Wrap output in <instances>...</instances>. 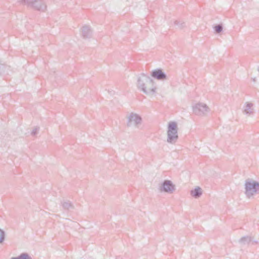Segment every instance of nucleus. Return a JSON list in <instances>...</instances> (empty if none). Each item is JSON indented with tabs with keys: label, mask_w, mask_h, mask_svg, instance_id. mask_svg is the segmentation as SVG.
Segmentation results:
<instances>
[{
	"label": "nucleus",
	"mask_w": 259,
	"mask_h": 259,
	"mask_svg": "<svg viewBox=\"0 0 259 259\" xmlns=\"http://www.w3.org/2000/svg\"><path fill=\"white\" fill-rule=\"evenodd\" d=\"M175 190V186L169 180H164L159 188L160 192L172 193Z\"/></svg>",
	"instance_id": "0eeeda50"
},
{
	"label": "nucleus",
	"mask_w": 259,
	"mask_h": 259,
	"mask_svg": "<svg viewBox=\"0 0 259 259\" xmlns=\"http://www.w3.org/2000/svg\"><path fill=\"white\" fill-rule=\"evenodd\" d=\"M193 109H194V106H192Z\"/></svg>",
	"instance_id": "4be33fe9"
},
{
	"label": "nucleus",
	"mask_w": 259,
	"mask_h": 259,
	"mask_svg": "<svg viewBox=\"0 0 259 259\" xmlns=\"http://www.w3.org/2000/svg\"><path fill=\"white\" fill-rule=\"evenodd\" d=\"M62 205L63 208L69 210L70 209H73V206L72 204L69 201H64L62 203Z\"/></svg>",
	"instance_id": "ddd939ff"
},
{
	"label": "nucleus",
	"mask_w": 259,
	"mask_h": 259,
	"mask_svg": "<svg viewBox=\"0 0 259 259\" xmlns=\"http://www.w3.org/2000/svg\"><path fill=\"white\" fill-rule=\"evenodd\" d=\"M202 194L201 188L198 186L195 187V199L198 198Z\"/></svg>",
	"instance_id": "4468645a"
},
{
	"label": "nucleus",
	"mask_w": 259,
	"mask_h": 259,
	"mask_svg": "<svg viewBox=\"0 0 259 259\" xmlns=\"http://www.w3.org/2000/svg\"><path fill=\"white\" fill-rule=\"evenodd\" d=\"M5 238V232L4 231L0 229V243H2Z\"/></svg>",
	"instance_id": "f3484780"
},
{
	"label": "nucleus",
	"mask_w": 259,
	"mask_h": 259,
	"mask_svg": "<svg viewBox=\"0 0 259 259\" xmlns=\"http://www.w3.org/2000/svg\"><path fill=\"white\" fill-rule=\"evenodd\" d=\"M142 118L137 113L131 112L127 117L126 125L127 127L138 128L141 124Z\"/></svg>",
	"instance_id": "39448f33"
},
{
	"label": "nucleus",
	"mask_w": 259,
	"mask_h": 259,
	"mask_svg": "<svg viewBox=\"0 0 259 259\" xmlns=\"http://www.w3.org/2000/svg\"><path fill=\"white\" fill-rule=\"evenodd\" d=\"M167 142L170 144H175L178 139L177 123L175 121H170L168 124Z\"/></svg>",
	"instance_id": "f03ea898"
},
{
	"label": "nucleus",
	"mask_w": 259,
	"mask_h": 259,
	"mask_svg": "<svg viewBox=\"0 0 259 259\" xmlns=\"http://www.w3.org/2000/svg\"><path fill=\"white\" fill-rule=\"evenodd\" d=\"M38 131H39V127H35L32 130V131L31 132V135L32 136H35L38 133Z\"/></svg>",
	"instance_id": "6ab92c4d"
},
{
	"label": "nucleus",
	"mask_w": 259,
	"mask_h": 259,
	"mask_svg": "<svg viewBox=\"0 0 259 259\" xmlns=\"http://www.w3.org/2000/svg\"><path fill=\"white\" fill-rule=\"evenodd\" d=\"M253 104L251 102H246L244 103L243 108V114L247 115H251L253 113L254 109L253 108Z\"/></svg>",
	"instance_id": "1a4fd4ad"
},
{
	"label": "nucleus",
	"mask_w": 259,
	"mask_h": 259,
	"mask_svg": "<svg viewBox=\"0 0 259 259\" xmlns=\"http://www.w3.org/2000/svg\"><path fill=\"white\" fill-rule=\"evenodd\" d=\"M7 67L2 64H0V74L2 73H5L6 72V69Z\"/></svg>",
	"instance_id": "a211bd4d"
},
{
	"label": "nucleus",
	"mask_w": 259,
	"mask_h": 259,
	"mask_svg": "<svg viewBox=\"0 0 259 259\" xmlns=\"http://www.w3.org/2000/svg\"><path fill=\"white\" fill-rule=\"evenodd\" d=\"M137 87L140 91L148 96L153 95L156 93V87L153 79L144 73L138 76Z\"/></svg>",
	"instance_id": "f257e3e1"
},
{
	"label": "nucleus",
	"mask_w": 259,
	"mask_h": 259,
	"mask_svg": "<svg viewBox=\"0 0 259 259\" xmlns=\"http://www.w3.org/2000/svg\"><path fill=\"white\" fill-rule=\"evenodd\" d=\"M252 80L253 82H255L256 81V78L255 77H254V78H252Z\"/></svg>",
	"instance_id": "412c9836"
},
{
	"label": "nucleus",
	"mask_w": 259,
	"mask_h": 259,
	"mask_svg": "<svg viewBox=\"0 0 259 259\" xmlns=\"http://www.w3.org/2000/svg\"><path fill=\"white\" fill-rule=\"evenodd\" d=\"M10 259H32L31 256L27 253H22L17 257H12Z\"/></svg>",
	"instance_id": "f8f14e48"
},
{
	"label": "nucleus",
	"mask_w": 259,
	"mask_h": 259,
	"mask_svg": "<svg viewBox=\"0 0 259 259\" xmlns=\"http://www.w3.org/2000/svg\"><path fill=\"white\" fill-rule=\"evenodd\" d=\"M174 25L179 29H183L185 26V23L178 20H175L174 21Z\"/></svg>",
	"instance_id": "2eb2a0df"
},
{
	"label": "nucleus",
	"mask_w": 259,
	"mask_h": 259,
	"mask_svg": "<svg viewBox=\"0 0 259 259\" xmlns=\"http://www.w3.org/2000/svg\"><path fill=\"white\" fill-rule=\"evenodd\" d=\"M191 195L192 197H194V190H192L191 191Z\"/></svg>",
	"instance_id": "aec40b11"
},
{
	"label": "nucleus",
	"mask_w": 259,
	"mask_h": 259,
	"mask_svg": "<svg viewBox=\"0 0 259 259\" xmlns=\"http://www.w3.org/2000/svg\"><path fill=\"white\" fill-rule=\"evenodd\" d=\"M151 75L152 77L159 80L167 79L166 74L161 69H156L152 71Z\"/></svg>",
	"instance_id": "6e6552de"
},
{
	"label": "nucleus",
	"mask_w": 259,
	"mask_h": 259,
	"mask_svg": "<svg viewBox=\"0 0 259 259\" xmlns=\"http://www.w3.org/2000/svg\"><path fill=\"white\" fill-rule=\"evenodd\" d=\"M81 32L84 38H89L92 37V31L89 26H83L81 28Z\"/></svg>",
	"instance_id": "9d476101"
},
{
	"label": "nucleus",
	"mask_w": 259,
	"mask_h": 259,
	"mask_svg": "<svg viewBox=\"0 0 259 259\" xmlns=\"http://www.w3.org/2000/svg\"><path fill=\"white\" fill-rule=\"evenodd\" d=\"M213 29L217 33H219L222 31L223 27L222 24H217L213 27Z\"/></svg>",
	"instance_id": "dca6fc26"
},
{
	"label": "nucleus",
	"mask_w": 259,
	"mask_h": 259,
	"mask_svg": "<svg viewBox=\"0 0 259 259\" xmlns=\"http://www.w3.org/2000/svg\"><path fill=\"white\" fill-rule=\"evenodd\" d=\"M210 111L209 108L206 104L201 102L195 103V115L206 116Z\"/></svg>",
	"instance_id": "423d86ee"
},
{
	"label": "nucleus",
	"mask_w": 259,
	"mask_h": 259,
	"mask_svg": "<svg viewBox=\"0 0 259 259\" xmlns=\"http://www.w3.org/2000/svg\"><path fill=\"white\" fill-rule=\"evenodd\" d=\"M238 242L241 245H249L250 243L254 244L256 243V241H253L252 238L248 236L242 237Z\"/></svg>",
	"instance_id": "9b49d317"
},
{
	"label": "nucleus",
	"mask_w": 259,
	"mask_h": 259,
	"mask_svg": "<svg viewBox=\"0 0 259 259\" xmlns=\"http://www.w3.org/2000/svg\"><path fill=\"white\" fill-rule=\"evenodd\" d=\"M245 194L249 198L259 190V183L251 179H248L245 181Z\"/></svg>",
	"instance_id": "7ed1b4c3"
},
{
	"label": "nucleus",
	"mask_w": 259,
	"mask_h": 259,
	"mask_svg": "<svg viewBox=\"0 0 259 259\" xmlns=\"http://www.w3.org/2000/svg\"><path fill=\"white\" fill-rule=\"evenodd\" d=\"M19 2L37 11L45 12L47 9V5L43 0H19Z\"/></svg>",
	"instance_id": "20e7f679"
}]
</instances>
